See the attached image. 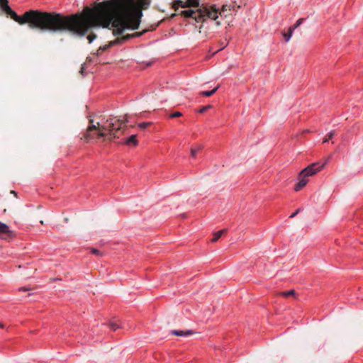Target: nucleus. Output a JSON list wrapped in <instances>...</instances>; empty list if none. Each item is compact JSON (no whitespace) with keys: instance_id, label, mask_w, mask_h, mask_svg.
Masks as SVG:
<instances>
[{"instance_id":"19","label":"nucleus","mask_w":363,"mask_h":363,"mask_svg":"<svg viewBox=\"0 0 363 363\" xmlns=\"http://www.w3.org/2000/svg\"><path fill=\"white\" fill-rule=\"evenodd\" d=\"M304 21V18H299L297 20V21L296 22V23L291 26L290 28H291L294 30L297 28Z\"/></svg>"},{"instance_id":"11","label":"nucleus","mask_w":363,"mask_h":363,"mask_svg":"<svg viewBox=\"0 0 363 363\" xmlns=\"http://www.w3.org/2000/svg\"><path fill=\"white\" fill-rule=\"evenodd\" d=\"M232 3L228 5V10H235V7L240 8L242 4V0H231Z\"/></svg>"},{"instance_id":"22","label":"nucleus","mask_w":363,"mask_h":363,"mask_svg":"<svg viewBox=\"0 0 363 363\" xmlns=\"http://www.w3.org/2000/svg\"><path fill=\"white\" fill-rule=\"evenodd\" d=\"M96 35L94 33H91L87 36V40L89 43H91L94 39H96Z\"/></svg>"},{"instance_id":"31","label":"nucleus","mask_w":363,"mask_h":363,"mask_svg":"<svg viewBox=\"0 0 363 363\" xmlns=\"http://www.w3.org/2000/svg\"><path fill=\"white\" fill-rule=\"evenodd\" d=\"M4 328V325L2 323H0V328Z\"/></svg>"},{"instance_id":"8","label":"nucleus","mask_w":363,"mask_h":363,"mask_svg":"<svg viewBox=\"0 0 363 363\" xmlns=\"http://www.w3.org/2000/svg\"><path fill=\"white\" fill-rule=\"evenodd\" d=\"M171 335L179 336V337H187L192 334H194L193 330H172L170 332Z\"/></svg>"},{"instance_id":"13","label":"nucleus","mask_w":363,"mask_h":363,"mask_svg":"<svg viewBox=\"0 0 363 363\" xmlns=\"http://www.w3.org/2000/svg\"><path fill=\"white\" fill-rule=\"evenodd\" d=\"M225 232V230L223 229V230H219L218 231L217 233H214L213 235V238H212L211 241L213 242H215L216 241L218 240V239L221 237V235H223V233Z\"/></svg>"},{"instance_id":"24","label":"nucleus","mask_w":363,"mask_h":363,"mask_svg":"<svg viewBox=\"0 0 363 363\" xmlns=\"http://www.w3.org/2000/svg\"><path fill=\"white\" fill-rule=\"evenodd\" d=\"M182 116V113L179 111L174 112L170 115V118H176V117H180Z\"/></svg>"},{"instance_id":"17","label":"nucleus","mask_w":363,"mask_h":363,"mask_svg":"<svg viewBox=\"0 0 363 363\" xmlns=\"http://www.w3.org/2000/svg\"><path fill=\"white\" fill-rule=\"evenodd\" d=\"M280 294L284 297L288 298L291 296H295L296 291L294 290H289V291H282L280 293Z\"/></svg>"},{"instance_id":"25","label":"nucleus","mask_w":363,"mask_h":363,"mask_svg":"<svg viewBox=\"0 0 363 363\" xmlns=\"http://www.w3.org/2000/svg\"><path fill=\"white\" fill-rule=\"evenodd\" d=\"M109 327H110L113 330H114V331H115V330H116V329H117V328H119V325H117V324H116V323H111L109 324Z\"/></svg>"},{"instance_id":"9","label":"nucleus","mask_w":363,"mask_h":363,"mask_svg":"<svg viewBox=\"0 0 363 363\" xmlns=\"http://www.w3.org/2000/svg\"><path fill=\"white\" fill-rule=\"evenodd\" d=\"M308 182V179L306 177H300L299 182L296 184L294 191H299L301 190Z\"/></svg>"},{"instance_id":"1","label":"nucleus","mask_w":363,"mask_h":363,"mask_svg":"<svg viewBox=\"0 0 363 363\" xmlns=\"http://www.w3.org/2000/svg\"><path fill=\"white\" fill-rule=\"evenodd\" d=\"M150 0H110L97 4L93 9L86 7L82 15L62 16L56 13L30 10L19 16L13 11L11 18L21 25L28 23L32 29L52 32L69 31L83 36L92 28H115L113 35H122L125 29L136 30Z\"/></svg>"},{"instance_id":"5","label":"nucleus","mask_w":363,"mask_h":363,"mask_svg":"<svg viewBox=\"0 0 363 363\" xmlns=\"http://www.w3.org/2000/svg\"><path fill=\"white\" fill-rule=\"evenodd\" d=\"M145 32H146V30H144L143 32H136V33H133V34H128V35H123L121 38H117L116 40L111 41L108 45H104L103 47L101 46L99 48L98 52H99L100 50L101 51H105L109 47L113 46V45H117V44H122L125 41H126V40H129V39H130L132 38L140 37V36H141Z\"/></svg>"},{"instance_id":"16","label":"nucleus","mask_w":363,"mask_h":363,"mask_svg":"<svg viewBox=\"0 0 363 363\" xmlns=\"http://www.w3.org/2000/svg\"><path fill=\"white\" fill-rule=\"evenodd\" d=\"M336 133L335 130H333L330 131L328 135H326V138L323 140V143H328L330 140H331L335 135Z\"/></svg>"},{"instance_id":"30","label":"nucleus","mask_w":363,"mask_h":363,"mask_svg":"<svg viewBox=\"0 0 363 363\" xmlns=\"http://www.w3.org/2000/svg\"><path fill=\"white\" fill-rule=\"evenodd\" d=\"M11 194H14L16 196H17L16 192L15 191H13V190L11 191Z\"/></svg>"},{"instance_id":"4","label":"nucleus","mask_w":363,"mask_h":363,"mask_svg":"<svg viewBox=\"0 0 363 363\" xmlns=\"http://www.w3.org/2000/svg\"><path fill=\"white\" fill-rule=\"evenodd\" d=\"M329 160L330 157L326 159L324 162H314L308 165L307 167L301 170V172L299 173V177L307 178L308 177L315 174L317 172H320L324 168Z\"/></svg>"},{"instance_id":"20","label":"nucleus","mask_w":363,"mask_h":363,"mask_svg":"<svg viewBox=\"0 0 363 363\" xmlns=\"http://www.w3.org/2000/svg\"><path fill=\"white\" fill-rule=\"evenodd\" d=\"M91 253H93L94 255H95L96 256L101 257L104 255L103 252H100L99 250L95 249V248H91Z\"/></svg>"},{"instance_id":"6","label":"nucleus","mask_w":363,"mask_h":363,"mask_svg":"<svg viewBox=\"0 0 363 363\" xmlns=\"http://www.w3.org/2000/svg\"><path fill=\"white\" fill-rule=\"evenodd\" d=\"M199 6V0H177L174 6L177 7H198Z\"/></svg>"},{"instance_id":"21","label":"nucleus","mask_w":363,"mask_h":363,"mask_svg":"<svg viewBox=\"0 0 363 363\" xmlns=\"http://www.w3.org/2000/svg\"><path fill=\"white\" fill-rule=\"evenodd\" d=\"M151 124H152V123H150V122H143V123H139L138 126L141 129H145L147 127H148L149 125H150Z\"/></svg>"},{"instance_id":"10","label":"nucleus","mask_w":363,"mask_h":363,"mask_svg":"<svg viewBox=\"0 0 363 363\" xmlns=\"http://www.w3.org/2000/svg\"><path fill=\"white\" fill-rule=\"evenodd\" d=\"M123 143L127 145H133L134 147L137 146L138 143L137 140V135H132L127 138Z\"/></svg>"},{"instance_id":"26","label":"nucleus","mask_w":363,"mask_h":363,"mask_svg":"<svg viewBox=\"0 0 363 363\" xmlns=\"http://www.w3.org/2000/svg\"><path fill=\"white\" fill-rule=\"evenodd\" d=\"M30 288H28V287H26V286L20 287V288L18 289V291H30Z\"/></svg>"},{"instance_id":"14","label":"nucleus","mask_w":363,"mask_h":363,"mask_svg":"<svg viewBox=\"0 0 363 363\" xmlns=\"http://www.w3.org/2000/svg\"><path fill=\"white\" fill-rule=\"evenodd\" d=\"M1 9L7 14L10 15L13 10L11 9V7L9 6V3L6 4H3L0 6Z\"/></svg>"},{"instance_id":"23","label":"nucleus","mask_w":363,"mask_h":363,"mask_svg":"<svg viewBox=\"0 0 363 363\" xmlns=\"http://www.w3.org/2000/svg\"><path fill=\"white\" fill-rule=\"evenodd\" d=\"M211 108V106L208 105V106H203L200 110H199V113H205L207 110H208L209 108Z\"/></svg>"},{"instance_id":"18","label":"nucleus","mask_w":363,"mask_h":363,"mask_svg":"<svg viewBox=\"0 0 363 363\" xmlns=\"http://www.w3.org/2000/svg\"><path fill=\"white\" fill-rule=\"evenodd\" d=\"M202 149L201 146H199L197 147H193L191 149V155L192 157H196L197 152H199Z\"/></svg>"},{"instance_id":"7","label":"nucleus","mask_w":363,"mask_h":363,"mask_svg":"<svg viewBox=\"0 0 363 363\" xmlns=\"http://www.w3.org/2000/svg\"><path fill=\"white\" fill-rule=\"evenodd\" d=\"M13 237V232L10 230L9 227L0 222V238L3 240H9Z\"/></svg>"},{"instance_id":"3","label":"nucleus","mask_w":363,"mask_h":363,"mask_svg":"<svg viewBox=\"0 0 363 363\" xmlns=\"http://www.w3.org/2000/svg\"><path fill=\"white\" fill-rule=\"evenodd\" d=\"M218 13L221 16L222 12H219L218 9L211 7V8H200L196 10L188 9L181 11V15L186 18H192L196 20V22L205 21L206 18L216 20L218 17Z\"/></svg>"},{"instance_id":"29","label":"nucleus","mask_w":363,"mask_h":363,"mask_svg":"<svg viewBox=\"0 0 363 363\" xmlns=\"http://www.w3.org/2000/svg\"><path fill=\"white\" fill-rule=\"evenodd\" d=\"M8 3H9L8 0H0V6H1L3 4H8Z\"/></svg>"},{"instance_id":"32","label":"nucleus","mask_w":363,"mask_h":363,"mask_svg":"<svg viewBox=\"0 0 363 363\" xmlns=\"http://www.w3.org/2000/svg\"><path fill=\"white\" fill-rule=\"evenodd\" d=\"M225 8V5H223V6H222L223 12H224Z\"/></svg>"},{"instance_id":"2","label":"nucleus","mask_w":363,"mask_h":363,"mask_svg":"<svg viewBox=\"0 0 363 363\" xmlns=\"http://www.w3.org/2000/svg\"><path fill=\"white\" fill-rule=\"evenodd\" d=\"M89 122L91 124L89 125L86 132L82 138L86 142L99 138H104L108 140L119 138L123 128L125 126V123L128 122V118L127 116H125L124 119L111 118L101 125L99 122L96 125L94 124L92 120H90Z\"/></svg>"},{"instance_id":"28","label":"nucleus","mask_w":363,"mask_h":363,"mask_svg":"<svg viewBox=\"0 0 363 363\" xmlns=\"http://www.w3.org/2000/svg\"><path fill=\"white\" fill-rule=\"evenodd\" d=\"M301 211V208H298L294 213H293L291 216H290V218H294L295 217L299 212Z\"/></svg>"},{"instance_id":"12","label":"nucleus","mask_w":363,"mask_h":363,"mask_svg":"<svg viewBox=\"0 0 363 363\" xmlns=\"http://www.w3.org/2000/svg\"><path fill=\"white\" fill-rule=\"evenodd\" d=\"M218 88H219V86H217L216 87L213 89L211 91H201L200 95H201L203 96H206V97L211 96L218 90Z\"/></svg>"},{"instance_id":"27","label":"nucleus","mask_w":363,"mask_h":363,"mask_svg":"<svg viewBox=\"0 0 363 363\" xmlns=\"http://www.w3.org/2000/svg\"><path fill=\"white\" fill-rule=\"evenodd\" d=\"M84 71H85V64H83V65H82V67H81L79 72H80V74L82 75H84Z\"/></svg>"},{"instance_id":"15","label":"nucleus","mask_w":363,"mask_h":363,"mask_svg":"<svg viewBox=\"0 0 363 363\" xmlns=\"http://www.w3.org/2000/svg\"><path fill=\"white\" fill-rule=\"evenodd\" d=\"M293 32H294V30L291 28H289L287 33H283V36H284L286 42H288L290 40V38L292 36Z\"/></svg>"}]
</instances>
